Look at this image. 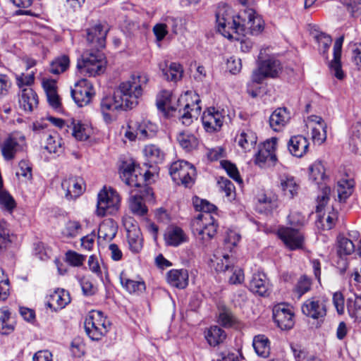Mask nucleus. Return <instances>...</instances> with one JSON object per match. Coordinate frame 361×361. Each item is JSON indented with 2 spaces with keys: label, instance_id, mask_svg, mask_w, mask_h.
Masks as SVG:
<instances>
[{
  "label": "nucleus",
  "instance_id": "23",
  "mask_svg": "<svg viewBox=\"0 0 361 361\" xmlns=\"http://www.w3.org/2000/svg\"><path fill=\"white\" fill-rule=\"evenodd\" d=\"M164 241L166 245L178 247L188 241V236L183 230L176 226H171L164 233Z\"/></svg>",
  "mask_w": 361,
  "mask_h": 361
},
{
  "label": "nucleus",
  "instance_id": "27",
  "mask_svg": "<svg viewBox=\"0 0 361 361\" xmlns=\"http://www.w3.org/2000/svg\"><path fill=\"white\" fill-rule=\"evenodd\" d=\"M20 107L26 112H32L38 105V97L30 87L22 89L19 94Z\"/></svg>",
  "mask_w": 361,
  "mask_h": 361
},
{
  "label": "nucleus",
  "instance_id": "4",
  "mask_svg": "<svg viewBox=\"0 0 361 361\" xmlns=\"http://www.w3.org/2000/svg\"><path fill=\"white\" fill-rule=\"evenodd\" d=\"M331 189L324 187L322 194L318 195L316 212L318 214L317 226L322 230H330L334 228L338 219V212L333 205H328Z\"/></svg>",
  "mask_w": 361,
  "mask_h": 361
},
{
  "label": "nucleus",
  "instance_id": "54",
  "mask_svg": "<svg viewBox=\"0 0 361 361\" xmlns=\"http://www.w3.org/2000/svg\"><path fill=\"white\" fill-rule=\"evenodd\" d=\"M82 226L76 221H68L62 231L63 236L67 238H75L80 232Z\"/></svg>",
  "mask_w": 361,
  "mask_h": 361
},
{
  "label": "nucleus",
  "instance_id": "40",
  "mask_svg": "<svg viewBox=\"0 0 361 361\" xmlns=\"http://www.w3.org/2000/svg\"><path fill=\"white\" fill-rule=\"evenodd\" d=\"M355 183L353 179H341L338 182L337 192L340 202H345L353 193Z\"/></svg>",
  "mask_w": 361,
  "mask_h": 361
},
{
  "label": "nucleus",
  "instance_id": "25",
  "mask_svg": "<svg viewBox=\"0 0 361 361\" xmlns=\"http://www.w3.org/2000/svg\"><path fill=\"white\" fill-rule=\"evenodd\" d=\"M211 263L218 272L228 271L233 264V259L221 248L217 249L211 259Z\"/></svg>",
  "mask_w": 361,
  "mask_h": 361
},
{
  "label": "nucleus",
  "instance_id": "9",
  "mask_svg": "<svg viewBox=\"0 0 361 361\" xmlns=\"http://www.w3.org/2000/svg\"><path fill=\"white\" fill-rule=\"evenodd\" d=\"M200 102L197 95L192 99L188 93L178 99L179 119L183 125L189 126L193 122V119L197 118L201 111V106L199 105Z\"/></svg>",
  "mask_w": 361,
  "mask_h": 361
},
{
  "label": "nucleus",
  "instance_id": "21",
  "mask_svg": "<svg viewBox=\"0 0 361 361\" xmlns=\"http://www.w3.org/2000/svg\"><path fill=\"white\" fill-rule=\"evenodd\" d=\"M309 120L314 125L311 126L312 141L322 145L326 139V124L322 117L316 115L310 116Z\"/></svg>",
  "mask_w": 361,
  "mask_h": 361
},
{
  "label": "nucleus",
  "instance_id": "3",
  "mask_svg": "<svg viewBox=\"0 0 361 361\" xmlns=\"http://www.w3.org/2000/svg\"><path fill=\"white\" fill-rule=\"evenodd\" d=\"M193 206L197 211L202 212L192 221V229L197 240L206 245L216 234L218 225L212 214L216 207L205 200L195 197Z\"/></svg>",
  "mask_w": 361,
  "mask_h": 361
},
{
  "label": "nucleus",
  "instance_id": "42",
  "mask_svg": "<svg viewBox=\"0 0 361 361\" xmlns=\"http://www.w3.org/2000/svg\"><path fill=\"white\" fill-rule=\"evenodd\" d=\"M70 59L67 55L63 54L56 57L50 63L49 72L59 75L65 72L69 67Z\"/></svg>",
  "mask_w": 361,
  "mask_h": 361
},
{
  "label": "nucleus",
  "instance_id": "12",
  "mask_svg": "<svg viewBox=\"0 0 361 361\" xmlns=\"http://www.w3.org/2000/svg\"><path fill=\"white\" fill-rule=\"evenodd\" d=\"M94 92L92 84L87 79H81L71 89V96L75 104L82 107L90 102Z\"/></svg>",
  "mask_w": 361,
  "mask_h": 361
},
{
  "label": "nucleus",
  "instance_id": "36",
  "mask_svg": "<svg viewBox=\"0 0 361 361\" xmlns=\"http://www.w3.org/2000/svg\"><path fill=\"white\" fill-rule=\"evenodd\" d=\"M256 134L250 130H243L235 137L238 145L245 150L250 151L257 142Z\"/></svg>",
  "mask_w": 361,
  "mask_h": 361
},
{
  "label": "nucleus",
  "instance_id": "19",
  "mask_svg": "<svg viewBox=\"0 0 361 361\" xmlns=\"http://www.w3.org/2000/svg\"><path fill=\"white\" fill-rule=\"evenodd\" d=\"M224 117L221 112L214 108H209L204 111L202 116L203 126L207 132L212 133L221 128Z\"/></svg>",
  "mask_w": 361,
  "mask_h": 361
},
{
  "label": "nucleus",
  "instance_id": "50",
  "mask_svg": "<svg viewBox=\"0 0 361 361\" xmlns=\"http://www.w3.org/2000/svg\"><path fill=\"white\" fill-rule=\"evenodd\" d=\"M177 141L183 149L190 151L197 146L196 137L188 133L181 132L177 135Z\"/></svg>",
  "mask_w": 361,
  "mask_h": 361
},
{
  "label": "nucleus",
  "instance_id": "7",
  "mask_svg": "<svg viewBox=\"0 0 361 361\" xmlns=\"http://www.w3.org/2000/svg\"><path fill=\"white\" fill-rule=\"evenodd\" d=\"M120 201V196L115 190L112 188L103 189L97 196L96 210L97 216H104L115 214L119 209Z\"/></svg>",
  "mask_w": 361,
  "mask_h": 361
},
{
  "label": "nucleus",
  "instance_id": "35",
  "mask_svg": "<svg viewBox=\"0 0 361 361\" xmlns=\"http://www.w3.org/2000/svg\"><path fill=\"white\" fill-rule=\"evenodd\" d=\"M252 345L258 356L267 358L270 355V341L265 335L255 336L253 338Z\"/></svg>",
  "mask_w": 361,
  "mask_h": 361
},
{
  "label": "nucleus",
  "instance_id": "6",
  "mask_svg": "<svg viewBox=\"0 0 361 361\" xmlns=\"http://www.w3.org/2000/svg\"><path fill=\"white\" fill-rule=\"evenodd\" d=\"M85 329L92 340L98 341L109 331L110 323L101 311H92L85 320Z\"/></svg>",
  "mask_w": 361,
  "mask_h": 361
},
{
  "label": "nucleus",
  "instance_id": "26",
  "mask_svg": "<svg viewBox=\"0 0 361 361\" xmlns=\"http://www.w3.org/2000/svg\"><path fill=\"white\" fill-rule=\"evenodd\" d=\"M71 302L68 292L58 289L51 293L47 301V305L54 311L64 308Z\"/></svg>",
  "mask_w": 361,
  "mask_h": 361
},
{
  "label": "nucleus",
  "instance_id": "45",
  "mask_svg": "<svg viewBox=\"0 0 361 361\" xmlns=\"http://www.w3.org/2000/svg\"><path fill=\"white\" fill-rule=\"evenodd\" d=\"M347 310L352 318L361 322V296L349 298L347 300Z\"/></svg>",
  "mask_w": 361,
  "mask_h": 361
},
{
  "label": "nucleus",
  "instance_id": "46",
  "mask_svg": "<svg viewBox=\"0 0 361 361\" xmlns=\"http://www.w3.org/2000/svg\"><path fill=\"white\" fill-rule=\"evenodd\" d=\"M217 322L222 326L230 328L237 322V319L229 309L224 307L219 310Z\"/></svg>",
  "mask_w": 361,
  "mask_h": 361
},
{
  "label": "nucleus",
  "instance_id": "52",
  "mask_svg": "<svg viewBox=\"0 0 361 361\" xmlns=\"http://www.w3.org/2000/svg\"><path fill=\"white\" fill-rule=\"evenodd\" d=\"M350 145L353 147V151L355 153H361V123H357L353 127Z\"/></svg>",
  "mask_w": 361,
  "mask_h": 361
},
{
  "label": "nucleus",
  "instance_id": "51",
  "mask_svg": "<svg viewBox=\"0 0 361 361\" xmlns=\"http://www.w3.org/2000/svg\"><path fill=\"white\" fill-rule=\"evenodd\" d=\"M130 209L131 212L138 216H144L147 212V207L143 203L141 196L133 195L130 200Z\"/></svg>",
  "mask_w": 361,
  "mask_h": 361
},
{
  "label": "nucleus",
  "instance_id": "5",
  "mask_svg": "<svg viewBox=\"0 0 361 361\" xmlns=\"http://www.w3.org/2000/svg\"><path fill=\"white\" fill-rule=\"evenodd\" d=\"M106 63L105 57L99 51H87L78 60L77 68L85 76H95L104 72Z\"/></svg>",
  "mask_w": 361,
  "mask_h": 361
},
{
  "label": "nucleus",
  "instance_id": "17",
  "mask_svg": "<svg viewBox=\"0 0 361 361\" xmlns=\"http://www.w3.org/2000/svg\"><path fill=\"white\" fill-rule=\"evenodd\" d=\"M343 39V36L336 39L334 44V57L328 65L330 73L340 80H343L345 77V74L342 69L341 61Z\"/></svg>",
  "mask_w": 361,
  "mask_h": 361
},
{
  "label": "nucleus",
  "instance_id": "33",
  "mask_svg": "<svg viewBox=\"0 0 361 361\" xmlns=\"http://www.w3.org/2000/svg\"><path fill=\"white\" fill-rule=\"evenodd\" d=\"M159 68L167 80L177 82L183 77V68L178 63L172 62L169 66L166 63L160 64Z\"/></svg>",
  "mask_w": 361,
  "mask_h": 361
},
{
  "label": "nucleus",
  "instance_id": "38",
  "mask_svg": "<svg viewBox=\"0 0 361 361\" xmlns=\"http://www.w3.org/2000/svg\"><path fill=\"white\" fill-rule=\"evenodd\" d=\"M136 126L139 140L152 138L156 135L158 130L157 125L148 121H143L136 124Z\"/></svg>",
  "mask_w": 361,
  "mask_h": 361
},
{
  "label": "nucleus",
  "instance_id": "61",
  "mask_svg": "<svg viewBox=\"0 0 361 361\" xmlns=\"http://www.w3.org/2000/svg\"><path fill=\"white\" fill-rule=\"evenodd\" d=\"M240 235L233 231H230L227 233V235L224 240V247L226 250L231 251L232 248L236 246L239 242Z\"/></svg>",
  "mask_w": 361,
  "mask_h": 361
},
{
  "label": "nucleus",
  "instance_id": "63",
  "mask_svg": "<svg viewBox=\"0 0 361 361\" xmlns=\"http://www.w3.org/2000/svg\"><path fill=\"white\" fill-rule=\"evenodd\" d=\"M80 283L85 295H93L96 293L97 288L92 284L89 279L85 277L82 278L80 281Z\"/></svg>",
  "mask_w": 361,
  "mask_h": 361
},
{
  "label": "nucleus",
  "instance_id": "57",
  "mask_svg": "<svg viewBox=\"0 0 361 361\" xmlns=\"http://www.w3.org/2000/svg\"><path fill=\"white\" fill-rule=\"evenodd\" d=\"M218 185L219 186L220 190L221 192H225L226 196L229 199H233L235 197V186L233 183L226 178H221L218 180Z\"/></svg>",
  "mask_w": 361,
  "mask_h": 361
},
{
  "label": "nucleus",
  "instance_id": "18",
  "mask_svg": "<svg viewBox=\"0 0 361 361\" xmlns=\"http://www.w3.org/2000/svg\"><path fill=\"white\" fill-rule=\"evenodd\" d=\"M61 187L66 192L67 200H74L80 196L84 190V181L80 178L70 177L64 179L61 183Z\"/></svg>",
  "mask_w": 361,
  "mask_h": 361
},
{
  "label": "nucleus",
  "instance_id": "28",
  "mask_svg": "<svg viewBox=\"0 0 361 361\" xmlns=\"http://www.w3.org/2000/svg\"><path fill=\"white\" fill-rule=\"evenodd\" d=\"M279 187L284 196L293 199L297 196L300 189L299 184L292 176L283 174L279 177Z\"/></svg>",
  "mask_w": 361,
  "mask_h": 361
},
{
  "label": "nucleus",
  "instance_id": "58",
  "mask_svg": "<svg viewBox=\"0 0 361 361\" xmlns=\"http://www.w3.org/2000/svg\"><path fill=\"white\" fill-rule=\"evenodd\" d=\"M85 259V255L79 254L73 250H68L66 253V262L73 267H80L82 265Z\"/></svg>",
  "mask_w": 361,
  "mask_h": 361
},
{
  "label": "nucleus",
  "instance_id": "20",
  "mask_svg": "<svg viewBox=\"0 0 361 361\" xmlns=\"http://www.w3.org/2000/svg\"><path fill=\"white\" fill-rule=\"evenodd\" d=\"M2 157L6 161H11L16 156L24 150L23 145L19 143L16 137L8 135L1 144Z\"/></svg>",
  "mask_w": 361,
  "mask_h": 361
},
{
  "label": "nucleus",
  "instance_id": "48",
  "mask_svg": "<svg viewBox=\"0 0 361 361\" xmlns=\"http://www.w3.org/2000/svg\"><path fill=\"white\" fill-rule=\"evenodd\" d=\"M355 250V245L352 240L339 235L338 237V254L340 257L351 255Z\"/></svg>",
  "mask_w": 361,
  "mask_h": 361
},
{
  "label": "nucleus",
  "instance_id": "34",
  "mask_svg": "<svg viewBox=\"0 0 361 361\" xmlns=\"http://www.w3.org/2000/svg\"><path fill=\"white\" fill-rule=\"evenodd\" d=\"M204 337L209 345L215 347L224 343L226 334L219 326H212L205 331Z\"/></svg>",
  "mask_w": 361,
  "mask_h": 361
},
{
  "label": "nucleus",
  "instance_id": "39",
  "mask_svg": "<svg viewBox=\"0 0 361 361\" xmlns=\"http://www.w3.org/2000/svg\"><path fill=\"white\" fill-rule=\"evenodd\" d=\"M15 329V321L11 317L9 310L6 309L0 310V333L8 335L13 331Z\"/></svg>",
  "mask_w": 361,
  "mask_h": 361
},
{
  "label": "nucleus",
  "instance_id": "10",
  "mask_svg": "<svg viewBox=\"0 0 361 361\" xmlns=\"http://www.w3.org/2000/svg\"><path fill=\"white\" fill-rule=\"evenodd\" d=\"M281 70V62L274 57H269L259 61L257 68L252 72V80L260 84L266 78H274L278 77Z\"/></svg>",
  "mask_w": 361,
  "mask_h": 361
},
{
  "label": "nucleus",
  "instance_id": "11",
  "mask_svg": "<svg viewBox=\"0 0 361 361\" xmlns=\"http://www.w3.org/2000/svg\"><path fill=\"white\" fill-rule=\"evenodd\" d=\"M327 304L328 300L324 297L314 296L304 302L301 310L307 317L323 322L327 313Z\"/></svg>",
  "mask_w": 361,
  "mask_h": 361
},
{
  "label": "nucleus",
  "instance_id": "8",
  "mask_svg": "<svg viewBox=\"0 0 361 361\" xmlns=\"http://www.w3.org/2000/svg\"><path fill=\"white\" fill-rule=\"evenodd\" d=\"M169 173L176 183L190 187L194 183L196 171L190 163L178 160L171 164Z\"/></svg>",
  "mask_w": 361,
  "mask_h": 361
},
{
  "label": "nucleus",
  "instance_id": "55",
  "mask_svg": "<svg viewBox=\"0 0 361 361\" xmlns=\"http://www.w3.org/2000/svg\"><path fill=\"white\" fill-rule=\"evenodd\" d=\"M353 18L361 16V0H340Z\"/></svg>",
  "mask_w": 361,
  "mask_h": 361
},
{
  "label": "nucleus",
  "instance_id": "16",
  "mask_svg": "<svg viewBox=\"0 0 361 361\" xmlns=\"http://www.w3.org/2000/svg\"><path fill=\"white\" fill-rule=\"evenodd\" d=\"M273 318L281 330L290 329L294 325L293 313L284 304H279L274 307Z\"/></svg>",
  "mask_w": 361,
  "mask_h": 361
},
{
  "label": "nucleus",
  "instance_id": "49",
  "mask_svg": "<svg viewBox=\"0 0 361 361\" xmlns=\"http://www.w3.org/2000/svg\"><path fill=\"white\" fill-rule=\"evenodd\" d=\"M13 242V236L9 234L7 224L0 221V252L5 251Z\"/></svg>",
  "mask_w": 361,
  "mask_h": 361
},
{
  "label": "nucleus",
  "instance_id": "37",
  "mask_svg": "<svg viewBox=\"0 0 361 361\" xmlns=\"http://www.w3.org/2000/svg\"><path fill=\"white\" fill-rule=\"evenodd\" d=\"M46 137V145L44 149H47L49 153L61 154L63 152V146L61 139L56 132H51L49 133H44Z\"/></svg>",
  "mask_w": 361,
  "mask_h": 361
},
{
  "label": "nucleus",
  "instance_id": "47",
  "mask_svg": "<svg viewBox=\"0 0 361 361\" xmlns=\"http://www.w3.org/2000/svg\"><path fill=\"white\" fill-rule=\"evenodd\" d=\"M127 238L130 250L133 253H139L143 247V238L141 231L128 233Z\"/></svg>",
  "mask_w": 361,
  "mask_h": 361
},
{
  "label": "nucleus",
  "instance_id": "15",
  "mask_svg": "<svg viewBox=\"0 0 361 361\" xmlns=\"http://www.w3.org/2000/svg\"><path fill=\"white\" fill-rule=\"evenodd\" d=\"M277 141V138L272 137L270 140H266L259 147L258 152L255 155V163L260 167L264 166L266 164H274L276 161L275 151Z\"/></svg>",
  "mask_w": 361,
  "mask_h": 361
},
{
  "label": "nucleus",
  "instance_id": "53",
  "mask_svg": "<svg viewBox=\"0 0 361 361\" xmlns=\"http://www.w3.org/2000/svg\"><path fill=\"white\" fill-rule=\"evenodd\" d=\"M0 206L9 212L16 206L13 197L4 188L0 189Z\"/></svg>",
  "mask_w": 361,
  "mask_h": 361
},
{
  "label": "nucleus",
  "instance_id": "56",
  "mask_svg": "<svg viewBox=\"0 0 361 361\" xmlns=\"http://www.w3.org/2000/svg\"><path fill=\"white\" fill-rule=\"evenodd\" d=\"M311 281L305 276H301L298 281L295 288L294 293L297 295L298 298H300L302 295L306 293L310 290Z\"/></svg>",
  "mask_w": 361,
  "mask_h": 361
},
{
  "label": "nucleus",
  "instance_id": "1",
  "mask_svg": "<svg viewBox=\"0 0 361 361\" xmlns=\"http://www.w3.org/2000/svg\"><path fill=\"white\" fill-rule=\"evenodd\" d=\"M149 81L148 75L143 73H133L130 79L120 84L111 97H104L101 102V111L106 123H111L116 111L133 109L138 104L142 95L143 87Z\"/></svg>",
  "mask_w": 361,
  "mask_h": 361
},
{
  "label": "nucleus",
  "instance_id": "59",
  "mask_svg": "<svg viewBox=\"0 0 361 361\" xmlns=\"http://www.w3.org/2000/svg\"><path fill=\"white\" fill-rule=\"evenodd\" d=\"M221 164L231 178L238 183H242V179L235 165L228 161H222Z\"/></svg>",
  "mask_w": 361,
  "mask_h": 361
},
{
  "label": "nucleus",
  "instance_id": "31",
  "mask_svg": "<svg viewBox=\"0 0 361 361\" xmlns=\"http://www.w3.org/2000/svg\"><path fill=\"white\" fill-rule=\"evenodd\" d=\"M167 282L172 286L183 289L188 284V272L186 269H171L167 273Z\"/></svg>",
  "mask_w": 361,
  "mask_h": 361
},
{
  "label": "nucleus",
  "instance_id": "13",
  "mask_svg": "<svg viewBox=\"0 0 361 361\" xmlns=\"http://www.w3.org/2000/svg\"><path fill=\"white\" fill-rule=\"evenodd\" d=\"M278 235L284 245L291 250L303 247L304 235L299 229L282 227L279 229Z\"/></svg>",
  "mask_w": 361,
  "mask_h": 361
},
{
  "label": "nucleus",
  "instance_id": "62",
  "mask_svg": "<svg viewBox=\"0 0 361 361\" xmlns=\"http://www.w3.org/2000/svg\"><path fill=\"white\" fill-rule=\"evenodd\" d=\"M35 81V73H31L30 74L25 75L22 73L19 75L16 76V83L17 85L22 90L25 86H30L34 83Z\"/></svg>",
  "mask_w": 361,
  "mask_h": 361
},
{
  "label": "nucleus",
  "instance_id": "41",
  "mask_svg": "<svg viewBox=\"0 0 361 361\" xmlns=\"http://www.w3.org/2000/svg\"><path fill=\"white\" fill-rule=\"evenodd\" d=\"M68 126L69 133L77 140L82 141L88 138L89 135L85 126L80 121L71 118L70 119V125Z\"/></svg>",
  "mask_w": 361,
  "mask_h": 361
},
{
  "label": "nucleus",
  "instance_id": "30",
  "mask_svg": "<svg viewBox=\"0 0 361 361\" xmlns=\"http://www.w3.org/2000/svg\"><path fill=\"white\" fill-rule=\"evenodd\" d=\"M290 114L286 108L276 109L269 117L270 127L274 131H280L288 123Z\"/></svg>",
  "mask_w": 361,
  "mask_h": 361
},
{
  "label": "nucleus",
  "instance_id": "43",
  "mask_svg": "<svg viewBox=\"0 0 361 361\" xmlns=\"http://www.w3.org/2000/svg\"><path fill=\"white\" fill-rule=\"evenodd\" d=\"M309 171L310 179L317 185L322 184V181L326 178L324 166L321 161L312 164L310 166Z\"/></svg>",
  "mask_w": 361,
  "mask_h": 361
},
{
  "label": "nucleus",
  "instance_id": "29",
  "mask_svg": "<svg viewBox=\"0 0 361 361\" xmlns=\"http://www.w3.org/2000/svg\"><path fill=\"white\" fill-rule=\"evenodd\" d=\"M249 289L254 293L265 296L269 291V284L264 273H255L249 283Z\"/></svg>",
  "mask_w": 361,
  "mask_h": 361
},
{
  "label": "nucleus",
  "instance_id": "44",
  "mask_svg": "<svg viewBox=\"0 0 361 361\" xmlns=\"http://www.w3.org/2000/svg\"><path fill=\"white\" fill-rule=\"evenodd\" d=\"M144 153L151 164L161 163L164 159V152L154 145L146 146L144 149Z\"/></svg>",
  "mask_w": 361,
  "mask_h": 361
},
{
  "label": "nucleus",
  "instance_id": "2",
  "mask_svg": "<svg viewBox=\"0 0 361 361\" xmlns=\"http://www.w3.org/2000/svg\"><path fill=\"white\" fill-rule=\"evenodd\" d=\"M216 17L218 30L227 38H232L233 33L243 36L247 34L257 35L264 29V20L250 8H244L238 15L233 16L228 6L219 5Z\"/></svg>",
  "mask_w": 361,
  "mask_h": 361
},
{
  "label": "nucleus",
  "instance_id": "14",
  "mask_svg": "<svg viewBox=\"0 0 361 361\" xmlns=\"http://www.w3.org/2000/svg\"><path fill=\"white\" fill-rule=\"evenodd\" d=\"M108 31L107 25L100 23L88 28L86 38L90 47L97 51L104 48Z\"/></svg>",
  "mask_w": 361,
  "mask_h": 361
},
{
  "label": "nucleus",
  "instance_id": "22",
  "mask_svg": "<svg viewBox=\"0 0 361 361\" xmlns=\"http://www.w3.org/2000/svg\"><path fill=\"white\" fill-rule=\"evenodd\" d=\"M120 177L127 185L130 187H140L145 180L133 164L127 165L121 171Z\"/></svg>",
  "mask_w": 361,
  "mask_h": 361
},
{
  "label": "nucleus",
  "instance_id": "64",
  "mask_svg": "<svg viewBox=\"0 0 361 361\" xmlns=\"http://www.w3.org/2000/svg\"><path fill=\"white\" fill-rule=\"evenodd\" d=\"M232 274L229 277V283L231 284H240L244 281V273L242 269L239 267H231Z\"/></svg>",
  "mask_w": 361,
  "mask_h": 361
},
{
  "label": "nucleus",
  "instance_id": "32",
  "mask_svg": "<svg viewBox=\"0 0 361 361\" xmlns=\"http://www.w3.org/2000/svg\"><path fill=\"white\" fill-rule=\"evenodd\" d=\"M120 281L124 289L130 294L140 295L142 293L146 286L143 280H133L127 277L124 272L120 274Z\"/></svg>",
  "mask_w": 361,
  "mask_h": 361
},
{
  "label": "nucleus",
  "instance_id": "60",
  "mask_svg": "<svg viewBox=\"0 0 361 361\" xmlns=\"http://www.w3.org/2000/svg\"><path fill=\"white\" fill-rule=\"evenodd\" d=\"M164 23L168 30H171L174 34H177L181 30L183 20L181 18L168 16L166 18Z\"/></svg>",
  "mask_w": 361,
  "mask_h": 361
},
{
  "label": "nucleus",
  "instance_id": "24",
  "mask_svg": "<svg viewBox=\"0 0 361 361\" xmlns=\"http://www.w3.org/2000/svg\"><path fill=\"white\" fill-rule=\"evenodd\" d=\"M309 145V141L305 137L297 135L290 138L287 146L293 156L300 158L307 153Z\"/></svg>",
  "mask_w": 361,
  "mask_h": 361
}]
</instances>
